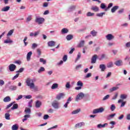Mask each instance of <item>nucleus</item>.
Masks as SVG:
<instances>
[{
	"mask_svg": "<svg viewBox=\"0 0 130 130\" xmlns=\"http://www.w3.org/2000/svg\"><path fill=\"white\" fill-rule=\"evenodd\" d=\"M14 33V29L10 30L7 34V36H11Z\"/></svg>",
	"mask_w": 130,
	"mask_h": 130,
	"instance_id": "obj_43",
	"label": "nucleus"
},
{
	"mask_svg": "<svg viewBox=\"0 0 130 130\" xmlns=\"http://www.w3.org/2000/svg\"><path fill=\"white\" fill-rule=\"evenodd\" d=\"M125 46H126V47H127V48H130V42H127L125 44Z\"/></svg>",
	"mask_w": 130,
	"mask_h": 130,
	"instance_id": "obj_58",
	"label": "nucleus"
},
{
	"mask_svg": "<svg viewBox=\"0 0 130 130\" xmlns=\"http://www.w3.org/2000/svg\"><path fill=\"white\" fill-rule=\"evenodd\" d=\"M77 86H80V87H83V83L80 81H79L77 82Z\"/></svg>",
	"mask_w": 130,
	"mask_h": 130,
	"instance_id": "obj_54",
	"label": "nucleus"
},
{
	"mask_svg": "<svg viewBox=\"0 0 130 130\" xmlns=\"http://www.w3.org/2000/svg\"><path fill=\"white\" fill-rule=\"evenodd\" d=\"M106 38L107 40L110 41L112 40V39H114V36H113L111 34H109L106 36Z\"/></svg>",
	"mask_w": 130,
	"mask_h": 130,
	"instance_id": "obj_8",
	"label": "nucleus"
},
{
	"mask_svg": "<svg viewBox=\"0 0 130 130\" xmlns=\"http://www.w3.org/2000/svg\"><path fill=\"white\" fill-rule=\"evenodd\" d=\"M81 111V109H77L72 112V114H78Z\"/></svg>",
	"mask_w": 130,
	"mask_h": 130,
	"instance_id": "obj_27",
	"label": "nucleus"
},
{
	"mask_svg": "<svg viewBox=\"0 0 130 130\" xmlns=\"http://www.w3.org/2000/svg\"><path fill=\"white\" fill-rule=\"evenodd\" d=\"M84 44H85V41L82 40L80 41V42L79 43V44L77 46L78 47H83Z\"/></svg>",
	"mask_w": 130,
	"mask_h": 130,
	"instance_id": "obj_25",
	"label": "nucleus"
},
{
	"mask_svg": "<svg viewBox=\"0 0 130 130\" xmlns=\"http://www.w3.org/2000/svg\"><path fill=\"white\" fill-rule=\"evenodd\" d=\"M39 31H36L35 32V34H34L33 32H30L29 34V36L30 37H36V36H37L38 35H39Z\"/></svg>",
	"mask_w": 130,
	"mask_h": 130,
	"instance_id": "obj_14",
	"label": "nucleus"
},
{
	"mask_svg": "<svg viewBox=\"0 0 130 130\" xmlns=\"http://www.w3.org/2000/svg\"><path fill=\"white\" fill-rule=\"evenodd\" d=\"M110 97V95L109 94H107V95L105 96L103 98V100L104 101L105 100H107Z\"/></svg>",
	"mask_w": 130,
	"mask_h": 130,
	"instance_id": "obj_49",
	"label": "nucleus"
},
{
	"mask_svg": "<svg viewBox=\"0 0 130 130\" xmlns=\"http://www.w3.org/2000/svg\"><path fill=\"white\" fill-rule=\"evenodd\" d=\"M57 88H58V84L57 83H54L51 86L52 89H57Z\"/></svg>",
	"mask_w": 130,
	"mask_h": 130,
	"instance_id": "obj_29",
	"label": "nucleus"
},
{
	"mask_svg": "<svg viewBox=\"0 0 130 130\" xmlns=\"http://www.w3.org/2000/svg\"><path fill=\"white\" fill-rule=\"evenodd\" d=\"M11 100V97H10L9 96H7L4 99L3 101L4 102L7 103V102H10Z\"/></svg>",
	"mask_w": 130,
	"mask_h": 130,
	"instance_id": "obj_19",
	"label": "nucleus"
},
{
	"mask_svg": "<svg viewBox=\"0 0 130 130\" xmlns=\"http://www.w3.org/2000/svg\"><path fill=\"white\" fill-rule=\"evenodd\" d=\"M32 20V15H29L27 17L26 19V22H30Z\"/></svg>",
	"mask_w": 130,
	"mask_h": 130,
	"instance_id": "obj_46",
	"label": "nucleus"
},
{
	"mask_svg": "<svg viewBox=\"0 0 130 130\" xmlns=\"http://www.w3.org/2000/svg\"><path fill=\"white\" fill-rule=\"evenodd\" d=\"M115 108H116V107H115V105H112L110 107V109L111 111H114L115 110Z\"/></svg>",
	"mask_w": 130,
	"mask_h": 130,
	"instance_id": "obj_42",
	"label": "nucleus"
},
{
	"mask_svg": "<svg viewBox=\"0 0 130 130\" xmlns=\"http://www.w3.org/2000/svg\"><path fill=\"white\" fill-rule=\"evenodd\" d=\"M112 6H113V4L112 3H110L108 6V7L105 8V11H106V12L107 11H108V10H109V9H110V8H111L112 7Z\"/></svg>",
	"mask_w": 130,
	"mask_h": 130,
	"instance_id": "obj_32",
	"label": "nucleus"
},
{
	"mask_svg": "<svg viewBox=\"0 0 130 130\" xmlns=\"http://www.w3.org/2000/svg\"><path fill=\"white\" fill-rule=\"evenodd\" d=\"M83 125H85V123L83 122L77 123L75 125V128H79L82 127Z\"/></svg>",
	"mask_w": 130,
	"mask_h": 130,
	"instance_id": "obj_9",
	"label": "nucleus"
},
{
	"mask_svg": "<svg viewBox=\"0 0 130 130\" xmlns=\"http://www.w3.org/2000/svg\"><path fill=\"white\" fill-rule=\"evenodd\" d=\"M103 15H105V12H102L101 13H98L96 14L97 17H103Z\"/></svg>",
	"mask_w": 130,
	"mask_h": 130,
	"instance_id": "obj_44",
	"label": "nucleus"
},
{
	"mask_svg": "<svg viewBox=\"0 0 130 130\" xmlns=\"http://www.w3.org/2000/svg\"><path fill=\"white\" fill-rule=\"evenodd\" d=\"M61 32L62 34H67V33L69 32V29L67 28H64L61 29Z\"/></svg>",
	"mask_w": 130,
	"mask_h": 130,
	"instance_id": "obj_23",
	"label": "nucleus"
},
{
	"mask_svg": "<svg viewBox=\"0 0 130 130\" xmlns=\"http://www.w3.org/2000/svg\"><path fill=\"white\" fill-rule=\"evenodd\" d=\"M5 85V81L2 79H0V86H4Z\"/></svg>",
	"mask_w": 130,
	"mask_h": 130,
	"instance_id": "obj_53",
	"label": "nucleus"
},
{
	"mask_svg": "<svg viewBox=\"0 0 130 130\" xmlns=\"http://www.w3.org/2000/svg\"><path fill=\"white\" fill-rule=\"evenodd\" d=\"M64 97V93H60L56 96V99L57 100H60L61 98H63Z\"/></svg>",
	"mask_w": 130,
	"mask_h": 130,
	"instance_id": "obj_11",
	"label": "nucleus"
},
{
	"mask_svg": "<svg viewBox=\"0 0 130 130\" xmlns=\"http://www.w3.org/2000/svg\"><path fill=\"white\" fill-rule=\"evenodd\" d=\"M118 8H119V6H114L112 9H111V12L112 13H115V12L116 11V10L118 9Z\"/></svg>",
	"mask_w": 130,
	"mask_h": 130,
	"instance_id": "obj_21",
	"label": "nucleus"
},
{
	"mask_svg": "<svg viewBox=\"0 0 130 130\" xmlns=\"http://www.w3.org/2000/svg\"><path fill=\"white\" fill-rule=\"evenodd\" d=\"M106 57V55L105 54H103L101 55V57L99 58L100 60H102V59H104Z\"/></svg>",
	"mask_w": 130,
	"mask_h": 130,
	"instance_id": "obj_40",
	"label": "nucleus"
},
{
	"mask_svg": "<svg viewBox=\"0 0 130 130\" xmlns=\"http://www.w3.org/2000/svg\"><path fill=\"white\" fill-rule=\"evenodd\" d=\"M12 110H14V109H18V105L17 104H14L13 106L11 108Z\"/></svg>",
	"mask_w": 130,
	"mask_h": 130,
	"instance_id": "obj_36",
	"label": "nucleus"
},
{
	"mask_svg": "<svg viewBox=\"0 0 130 130\" xmlns=\"http://www.w3.org/2000/svg\"><path fill=\"white\" fill-rule=\"evenodd\" d=\"M94 15V13H92L91 12H88L86 16L87 17H92Z\"/></svg>",
	"mask_w": 130,
	"mask_h": 130,
	"instance_id": "obj_39",
	"label": "nucleus"
},
{
	"mask_svg": "<svg viewBox=\"0 0 130 130\" xmlns=\"http://www.w3.org/2000/svg\"><path fill=\"white\" fill-rule=\"evenodd\" d=\"M37 51L38 53L39 56H40V55H41V50H40V49H37Z\"/></svg>",
	"mask_w": 130,
	"mask_h": 130,
	"instance_id": "obj_57",
	"label": "nucleus"
},
{
	"mask_svg": "<svg viewBox=\"0 0 130 130\" xmlns=\"http://www.w3.org/2000/svg\"><path fill=\"white\" fill-rule=\"evenodd\" d=\"M14 103H16V102L11 103L9 104L8 105H7V107H6V109H9V108H10V107H12V106H13V105H14Z\"/></svg>",
	"mask_w": 130,
	"mask_h": 130,
	"instance_id": "obj_35",
	"label": "nucleus"
},
{
	"mask_svg": "<svg viewBox=\"0 0 130 130\" xmlns=\"http://www.w3.org/2000/svg\"><path fill=\"white\" fill-rule=\"evenodd\" d=\"M124 11V9H121L118 11V13L119 14H122V13H123Z\"/></svg>",
	"mask_w": 130,
	"mask_h": 130,
	"instance_id": "obj_60",
	"label": "nucleus"
},
{
	"mask_svg": "<svg viewBox=\"0 0 130 130\" xmlns=\"http://www.w3.org/2000/svg\"><path fill=\"white\" fill-rule=\"evenodd\" d=\"M40 62H42L43 64H45L46 63V60H45L43 58H41L40 59Z\"/></svg>",
	"mask_w": 130,
	"mask_h": 130,
	"instance_id": "obj_38",
	"label": "nucleus"
},
{
	"mask_svg": "<svg viewBox=\"0 0 130 130\" xmlns=\"http://www.w3.org/2000/svg\"><path fill=\"white\" fill-rule=\"evenodd\" d=\"M100 69L101 70L102 72H105L106 66H105L104 64H101L100 65Z\"/></svg>",
	"mask_w": 130,
	"mask_h": 130,
	"instance_id": "obj_13",
	"label": "nucleus"
},
{
	"mask_svg": "<svg viewBox=\"0 0 130 130\" xmlns=\"http://www.w3.org/2000/svg\"><path fill=\"white\" fill-rule=\"evenodd\" d=\"M58 105H59V103L57 101H54L52 103V106L55 109H58V108H59Z\"/></svg>",
	"mask_w": 130,
	"mask_h": 130,
	"instance_id": "obj_4",
	"label": "nucleus"
},
{
	"mask_svg": "<svg viewBox=\"0 0 130 130\" xmlns=\"http://www.w3.org/2000/svg\"><path fill=\"white\" fill-rule=\"evenodd\" d=\"M42 105V103L40 101H37L36 102V108H40V107Z\"/></svg>",
	"mask_w": 130,
	"mask_h": 130,
	"instance_id": "obj_12",
	"label": "nucleus"
},
{
	"mask_svg": "<svg viewBox=\"0 0 130 130\" xmlns=\"http://www.w3.org/2000/svg\"><path fill=\"white\" fill-rule=\"evenodd\" d=\"M18 128H19V127L18 126V125L17 124H14L12 126V130H17Z\"/></svg>",
	"mask_w": 130,
	"mask_h": 130,
	"instance_id": "obj_33",
	"label": "nucleus"
},
{
	"mask_svg": "<svg viewBox=\"0 0 130 130\" xmlns=\"http://www.w3.org/2000/svg\"><path fill=\"white\" fill-rule=\"evenodd\" d=\"M38 45L36 43H34L32 45V49H35Z\"/></svg>",
	"mask_w": 130,
	"mask_h": 130,
	"instance_id": "obj_51",
	"label": "nucleus"
},
{
	"mask_svg": "<svg viewBox=\"0 0 130 130\" xmlns=\"http://www.w3.org/2000/svg\"><path fill=\"white\" fill-rule=\"evenodd\" d=\"M22 98H23V95H19L18 98L16 99V100H20V99H22Z\"/></svg>",
	"mask_w": 130,
	"mask_h": 130,
	"instance_id": "obj_62",
	"label": "nucleus"
},
{
	"mask_svg": "<svg viewBox=\"0 0 130 130\" xmlns=\"http://www.w3.org/2000/svg\"><path fill=\"white\" fill-rule=\"evenodd\" d=\"M107 67L109 69H110L111 68H113V62H112V61L109 62L107 64Z\"/></svg>",
	"mask_w": 130,
	"mask_h": 130,
	"instance_id": "obj_22",
	"label": "nucleus"
},
{
	"mask_svg": "<svg viewBox=\"0 0 130 130\" xmlns=\"http://www.w3.org/2000/svg\"><path fill=\"white\" fill-rule=\"evenodd\" d=\"M104 111V108L101 107L99 109H95L93 110V114H96V113H102Z\"/></svg>",
	"mask_w": 130,
	"mask_h": 130,
	"instance_id": "obj_2",
	"label": "nucleus"
},
{
	"mask_svg": "<svg viewBox=\"0 0 130 130\" xmlns=\"http://www.w3.org/2000/svg\"><path fill=\"white\" fill-rule=\"evenodd\" d=\"M74 38V36L72 35H68L66 37V39L68 41L72 40Z\"/></svg>",
	"mask_w": 130,
	"mask_h": 130,
	"instance_id": "obj_26",
	"label": "nucleus"
},
{
	"mask_svg": "<svg viewBox=\"0 0 130 130\" xmlns=\"http://www.w3.org/2000/svg\"><path fill=\"white\" fill-rule=\"evenodd\" d=\"M91 10L95 12H99V7L97 6H92L91 8Z\"/></svg>",
	"mask_w": 130,
	"mask_h": 130,
	"instance_id": "obj_15",
	"label": "nucleus"
},
{
	"mask_svg": "<svg viewBox=\"0 0 130 130\" xmlns=\"http://www.w3.org/2000/svg\"><path fill=\"white\" fill-rule=\"evenodd\" d=\"M114 63L117 67H120V66H122V60H118L116 61Z\"/></svg>",
	"mask_w": 130,
	"mask_h": 130,
	"instance_id": "obj_10",
	"label": "nucleus"
},
{
	"mask_svg": "<svg viewBox=\"0 0 130 130\" xmlns=\"http://www.w3.org/2000/svg\"><path fill=\"white\" fill-rule=\"evenodd\" d=\"M97 58H98V56L97 55V54H94V55H93L91 58V63H96Z\"/></svg>",
	"mask_w": 130,
	"mask_h": 130,
	"instance_id": "obj_7",
	"label": "nucleus"
},
{
	"mask_svg": "<svg viewBox=\"0 0 130 130\" xmlns=\"http://www.w3.org/2000/svg\"><path fill=\"white\" fill-rule=\"evenodd\" d=\"M49 118V115H44L43 117V119L45 120L48 119Z\"/></svg>",
	"mask_w": 130,
	"mask_h": 130,
	"instance_id": "obj_56",
	"label": "nucleus"
},
{
	"mask_svg": "<svg viewBox=\"0 0 130 130\" xmlns=\"http://www.w3.org/2000/svg\"><path fill=\"white\" fill-rule=\"evenodd\" d=\"M66 87L67 89H70L71 88V83L70 82H67Z\"/></svg>",
	"mask_w": 130,
	"mask_h": 130,
	"instance_id": "obj_47",
	"label": "nucleus"
},
{
	"mask_svg": "<svg viewBox=\"0 0 130 130\" xmlns=\"http://www.w3.org/2000/svg\"><path fill=\"white\" fill-rule=\"evenodd\" d=\"M106 8V6L105 5V4L104 3H102L101 4V9H104Z\"/></svg>",
	"mask_w": 130,
	"mask_h": 130,
	"instance_id": "obj_50",
	"label": "nucleus"
},
{
	"mask_svg": "<svg viewBox=\"0 0 130 130\" xmlns=\"http://www.w3.org/2000/svg\"><path fill=\"white\" fill-rule=\"evenodd\" d=\"M32 55V51L29 52L26 55V59L29 61L31 59V56Z\"/></svg>",
	"mask_w": 130,
	"mask_h": 130,
	"instance_id": "obj_17",
	"label": "nucleus"
},
{
	"mask_svg": "<svg viewBox=\"0 0 130 130\" xmlns=\"http://www.w3.org/2000/svg\"><path fill=\"white\" fill-rule=\"evenodd\" d=\"M44 71H45V69L43 67H41L38 72V73H40L41 72H44Z\"/></svg>",
	"mask_w": 130,
	"mask_h": 130,
	"instance_id": "obj_48",
	"label": "nucleus"
},
{
	"mask_svg": "<svg viewBox=\"0 0 130 130\" xmlns=\"http://www.w3.org/2000/svg\"><path fill=\"white\" fill-rule=\"evenodd\" d=\"M27 86L29 87L30 89H34L35 88V85L33 82V80L30 78H27L26 81Z\"/></svg>",
	"mask_w": 130,
	"mask_h": 130,
	"instance_id": "obj_1",
	"label": "nucleus"
},
{
	"mask_svg": "<svg viewBox=\"0 0 130 130\" xmlns=\"http://www.w3.org/2000/svg\"><path fill=\"white\" fill-rule=\"evenodd\" d=\"M27 39H28V38L27 37H25L24 38V39L23 40V42L24 43L25 46H27V45L28 44V42H26V41H27Z\"/></svg>",
	"mask_w": 130,
	"mask_h": 130,
	"instance_id": "obj_45",
	"label": "nucleus"
},
{
	"mask_svg": "<svg viewBox=\"0 0 130 130\" xmlns=\"http://www.w3.org/2000/svg\"><path fill=\"white\" fill-rule=\"evenodd\" d=\"M17 68V66L14 64H10L9 67V70L10 71V72H14L15 70H16V68Z\"/></svg>",
	"mask_w": 130,
	"mask_h": 130,
	"instance_id": "obj_6",
	"label": "nucleus"
},
{
	"mask_svg": "<svg viewBox=\"0 0 130 130\" xmlns=\"http://www.w3.org/2000/svg\"><path fill=\"white\" fill-rule=\"evenodd\" d=\"M111 76V72H109L107 75L106 78H109Z\"/></svg>",
	"mask_w": 130,
	"mask_h": 130,
	"instance_id": "obj_64",
	"label": "nucleus"
},
{
	"mask_svg": "<svg viewBox=\"0 0 130 130\" xmlns=\"http://www.w3.org/2000/svg\"><path fill=\"white\" fill-rule=\"evenodd\" d=\"M92 76V74L91 73H88L86 76H85V78H90Z\"/></svg>",
	"mask_w": 130,
	"mask_h": 130,
	"instance_id": "obj_61",
	"label": "nucleus"
},
{
	"mask_svg": "<svg viewBox=\"0 0 130 130\" xmlns=\"http://www.w3.org/2000/svg\"><path fill=\"white\" fill-rule=\"evenodd\" d=\"M48 46H50V47H53L54 45H55V42L53 41H50L48 43Z\"/></svg>",
	"mask_w": 130,
	"mask_h": 130,
	"instance_id": "obj_18",
	"label": "nucleus"
},
{
	"mask_svg": "<svg viewBox=\"0 0 130 130\" xmlns=\"http://www.w3.org/2000/svg\"><path fill=\"white\" fill-rule=\"evenodd\" d=\"M75 9H76V6H71V7L68 9V11H69V12H73V11H74V10H75Z\"/></svg>",
	"mask_w": 130,
	"mask_h": 130,
	"instance_id": "obj_31",
	"label": "nucleus"
},
{
	"mask_svg": "<svg viewBox=\"0 0 130 130\" xmlns=\"http://www.w3.org/2000/svg\"><path fill=\"white\" fill-rule=\"evenodd\" d=\"M62 59L64 61H67L68 59V55H64V56L63 57Z\"/></svg>",
	"mask_w": 130,
	"mask_h": 130,
	"instance_id": "obj_55",
	"label": "nucleus"
},
{
	"mask_svg": "<svg viewBox=\"0 0 130 130\" xmlns=\"http://www.w3.org/2000/svg\"><path fill=\"white\" fill-rule=\"evenodd\" d=\"M13 40H11V39L10 38H8L7 39H6L4 41V43H5L6 44L13 43Z\"/></svg>",
	"mask_w": 130,
	"mask_h": 130,
	"instance_id": "obj_16",
	"label": "nucleus"
},
{
	"mask_svg": "<svg viewBox=\"0 0 130 130\" xmlns=\"http://www.w3.org/2000/svg\"><path fill=\"white\" fill-rule=\"evenodd\" d=\"M126 119H127V120H130V114L127 115Z\"/></svg>",
	"mask_w": 130,
	"mask_h": 130,
	"instance_id": "obj_63",
	"label": "nucleus"
},
{
	"mask_svg": "<svg viewBox=\"0 0 130 130\" xmlns=\"http://www.w3.org/2000/svg\"><path fill=\"white\" fill-rule=\"evenodd\" d=\"M10 10V6H6L2 9V12H8Z\"/></svg>",
	"mask_w": 130,
	"mask_h": 130,
	"instance_id": "obj_28",
	"label": "nucleus"
},
{
	"mask_svg": "<svg viewBox=\"0 0 130 130\" xmlns=\"http://www.w3.org/2000/svg\"><path fill=\"white\" fill-rule=\"evenodd\" d=\"M119 89V87L118 86L113 87L112 88L110 89V92H112L114 91H116V90H118Z\"/></svg>",
	"mask_w": 130,
	"mask_h": 130,
	"instance_id": "obj_24",
	"label": "nucleus"
},
{
	"mask_svg": "<svg viewBox=\"0 0 130 130\" xmlns=\"http://www.w3.org/2000/svg\"><path fill=\"white\" fill-rule=\"evenodd\" d=\"M9 89L11 90V91H16V90L18 89V87L15 85H11L9 87Z\"/></svg>",
	"mask_w": 130,
	"mask_h": 130,
	"instance_id": "obj_20",
	"label": "nucleus"
},
{
	"mask_svg": "<svg viewBox=\"0 0 130 130\" xmlns=\"http://www.w3.org/2000/svg\"><path fill=\"white\" fill-rule=\"evenodd\" d=\"M90 34H91V35H92V36H93V37H94L95 36H96L97 35V32L96 31H95V30H93L92 31H91L90 32Z\"/></svg>",
	"mask_w": 130,
	"mask_h": 130,
	"instance_id": "obj_34",
	"label": "nucleus"
},
{
	"mask_svg": "<svg viewBox=\"0 0 130 130\" xmlns=\"http://www.w3.org/2000/svg\"><path fill=\"white\" fill-rule=\"evenodd\" d=\"M24 71L23 68H20L19 71H17L16 73H22V72Z\"/></svg>",
	"mask_w": 130,
	"mask_h": 130,
	"instance_id": "obj_59",
	"label": "nucleus"
},
{
	"mask_svg": "<svg viewBox=\"0 0 130 130\" xmlns=\"http://www.w3.org/2000/svg\"><path fill=\"white\" fill-rule=\"evenodd\" d=\"M127 97V95H126V94H121L120 95V98H121V99H123V100H124V99H126V98Z\"/></svg>",
	"mask_w": 130,
	"mask_h": 130,
	"instance_id": "obj_41",
	"label": "nucleus"
},
{
	"mask_svg": "<svg viewBox=\"0 0 130 130\" xmlns=\"http://www.w3.org/2000/svg\"><path fill=\"white\" fill-rule=\"evenodd\" d=\"M5 118L6 119H7L8 120H10V115L9 113H6L5 115Z\"/></svg>",
	"mask_w": 130,
	"mask_h": 130,
	"instance_id": "obj_37",
	"label": "nucleus"
},
{
	"mask_svg": "<svg viewBox=\"0 0 130 130\" xmlns=\"http://www.w3.org/2000/svg\"><path fill=\"white\" fill-rule=\"evenodd\" d=\"M84 97H85V94H84L83 92H80L79 94H78V95L76 97V101H78L79 100L83 99Z\"/></svg>",
	"mask_w": 130,
	"mask_h": 130,
	"instance_id": "obj_5",
	"label": "nucleus"
},
{
	"mask_svg": "<svg viewBox=\"0 0 130 130\" xmlns=\"http://www.w3.org/2000/svg\"><path fill=\"white\" fill-rule=\"evenodd\" d=\"M44 18L43 17H36V20H35V22L36 23H38L39 24V25H40L41 24H43V22H44Z\"/></svg>",
	"mask_w": 130,
	"mask_h": 130,
	"instance_id": "obj_3",
	"label": "nucleus"
},
{
	"mask_svg": "<svg viewBox=\"0 0 130 130\" xmlns=\"http://www.w3.org/2000/svg\"><path fill=\"white\" fill-rule=\"evenodd\" d=\"M24 112H25L26 114H30V113H31V109H30V108H26Z\"/></svg>",
	"mask_w": 130,
	"mask_h": 130,
	"instance_id": "obj_30",
	"label": "nucleus"
},
{
	"mask_svg": "<svg viewBox=\"0 0 130 130\" xmlns=\"http://www.w3.org/2000/svg\"><path fill=\"white\" fill-rule=\"evenodd\" d=\"M20 75V74H17L15 76H14V77L12 78L13 81H14V80H16V79H17V78L19 77V75Z\"/></svg>",
	"mask_w": 130,
	"mask_h": 130,
	"instance_id": "obj_52",
	"label": "nucleus"
}]
</instances>
